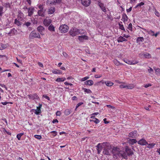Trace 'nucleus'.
Segmentation results:
<instances>
[{
  "label": "nucleus",
  "mask_w": 160,
  "mask_h": 160,
  "mask_svg": "<svg viewBox=\"0 0 160 160\" xmlns=\"http://www.w3.org/2000/svg\"><path fill=\"white\" fill-rule=\"evenodd\" d=\"M103 149V153L104 154L109 155L111 153H112L113 155L115 157H117L122 158H126L127 157L125 152L120 150V148L117 147H114L112 149L110 144L107 142H104L101 145V150Z\"/></svg>",
  "instance_id": "obj_1"
},
{
  "label": "nucleus",
  "mask_w": 160,
  "mask_h": 160,
  "mask_svg": "<svg viewBox=\"0 0 160 160\" xmlns=\"http://www.w3.org/2000/svg\"><path fill=\"white\" fill-rule=\"evenodd\" d=\"M69 32L70 35L72 37L75 36L80 33L79 30L75 28H72Z\"/></svg>",
  "instance_id": "obj_2"
},
{
  "label": "nucleus",
  "mask_w": 160,
  "mask_h": 160,
  "mask_svg": "<svg viewBox=\"0 0 160 160\" xmlns=\"http://www.w3.org/2000/svg\"><path fill=\"white\" fill-rule=\"evenodd\" d=\"M40 38L39 33L36 32L35 31H32L29 35V38L30 39H32L34 38Z\"/></svg>",
  "instance_id": "obj_3"
},
{
  "label": "nucleus",
  "mask_w": 160,
  "mask_h": 160,
  "mask_svg": "<svg viewBox=\"0 0 160 160\" xmlns=\"http://www.w3.org/2000/svg\"><path fill=\"white\" fill-rule=\"evenodd\" d=\"M68 27L66 25H62L59 27V30L60 32L63 33H65L68 30Z\"/></svg>",
  "instance_id": "obj_4"
},
{
  "label": "nucleus",
  "mask_w": 160,
  "mask_h": 160,
  "mask_svg": "<svg viewBox=\"0 0 160 160\" xmlns=\"http://www.w3.org/2000/svg\"><path fill=\"white\" fill-rule=\"evenodd\" d=\"M138 135L136 131H132L130 132L128 134V137L132 138H136L138 136Z\"/></svg>",
  "instance_id": "obj_5"
},
{
  "label": "nucleus",
  "mask_w": 160,
  "mask_h": 160,
  "mask_svg": "<svg viewBox=\"0 0 160 160\" xmlns=\"http://www.w3.org/2000/svg\"><path fill=\"white\" fill-rule=\"evenodd\" d=\"M20 32L19 30H16L15 28H13L11 29L10 32L8 33V34L11 36L13 35H16L17 33H19Z\"/></svg>",
  "instance_id": "obj_6"
},
{
  "label": "nucleus",
  "mask_w": 160,
  "mask_h": 160,
  "mask_svg": "<svg viewBox=\"0 0 160 160\" xmlns=\"http://www.w3.org/2000/svg\"><path fill=\"white\" fill-rule=\"evenodd\" d=\"M61 0H48L47 3L51 5H55L57 3L61 2Z\"/></svg>",
  "instance_id": "obj_7"
},
{
  "label": "nucleus",
  "mask_w": 160,
  "mask_h": 160,
  "mask_svg": "<svg viewBox=\"0 0 160 160\" xmlns=\"http://www.w3.org/2000/svg\"><path fill=\"white\" fill-rule=\"evenodd\" d=\"M82 4L85 7H88L89 5L91 3L90 0H81Z\"/></svg>",
  "instance_id": "obj_8"
},
{
  "label": "nucleus",
  "mask_w": 160,
  "mask_h": 160,
  "mask_svg": "<svg viewBox=\"0 0 160 160\" xmlns=\"http://www.w3.org/2000/svg\"><path fill=\"white\" fill-rule=\"evenodd\" d=\"M28 96L29 99H32V100H38L39 98V97L36 93L28 95Z\"/></svg>",
  "instance_id": "obj_9"
},
{
  "label": "nucleus",
  "mask_w": 160,
  "mask_h": 160,
  "mask_svg": "<svg viewBox=\"0 0 160 160\" xmlns=\"http://www.w3.org/2000/svg\"><path fill=\"white\" fill-rule=\"evenodd\" d=\"M78 39L81 42H83L85 40H87L88 39V37L86 35H82L79 36Z\"/></svg>",
  "instance_id": "obj_10"
},
{
  "label": "nucleus",
  "mask_w": 160,
  "mask_h": 160,
  "mask_svg": "<svg viewBox=\"0 0 160 160\" xmlns=\"http://www.w3.org/2000/svg\"><path fill=\"white\" fill-rule=\"evenodd\" d=\"M138 143L141 145H146L148 144V142L144 139H142L138 142Z\"/></svg>",
  "instance_id": "obj_11"
},
{
  "label": "nucleus",
  "mask_w": 160,
  "mask_h": 160,
  "mask_svg": "<svg viewBox=\"0 0 160 160\" xmlns=\"http://www.w3.org/2000/svg\"><path fill=\"white\" fill-rule=\"evenodd\" d=\"M125 151L129 155L133 154V152L132 151L130 148L126 146L125 148Z\"/></svg>",
  "instance_id": "obj_12"
},
{
  "label": "nucleus",
  "mask_w": 160,
  "mask_h": 160,
  "mask_svg": "<svg viewBox=\"0 0 160 160\" xmlns=\"http://www.w3.org/2000/svg\"><path fill=\"white\" fill-rule=\"evenodd\" d=\"M37 29L38 32L40 33L42 35H44L43 32L44 31L45 29L43 26H39L38 27Z\"/></svg>",
  "instance_id": "obj_13"
},
{
  "label": "nucleus",
  "mask_w": 160,
  "mask_h": 160,
  "mask_svg": "<svg viewBox=\"0 0 160 160\" xmlns=\"http://www.w3.org/2000/svg\"><path fill=\"white\" fill-rule=\"evenodd\" d=\"M34 9L33 7H30L28 9V16H31L33 14Z\"/></svg>",
  "instance_id": "obj_14"
},
{
  "label": "nucleus",
  "mask_w": 160,
  "mask_h": 160,
  "mask_svg": "<svg viewBox=\"0 0 160 160\" xmlns=\"http://www.w3.org/2000/svg\"><path fill=\"white\" fill-rule=\"evenodd\" d=\"M45 11V10H44L43 8H42V9L38 11V14L40 16L44 17Z\"/></svg>",
  "instance_id": "obj_15"
},
{
  "label": "nucleus",
  "mask_w": 160,
  "mask_h": 160,
  "mask_svg": "<svg viewBox=\"0 0 160 160\" xmlns=\"http://www.w3.org/2000/svg\"><path fill=\"white\" fill-rule=\"evenodd\" d=\"M101 9L105 13H106L108 9L106 6H104L103 4L101 3Z\"/></svg>",
  "instance_id": "obj_16"
},
{
  "label": "nucleus",
  "mask_w": 160,
  "mask_h": 160,
  "mask_svg": "<svg viewBox=\"0 0 160 160\" xmlns=\"http://www.w3.org/2000/svg\"><path fill=\"white\" fill-rule=\"evenodd\" d=\"M51 22L52 21L50 19H45L44 20L43 22L45 26H48L50 24Z\"/></svg>",
  "instance_id": "obj_17"
},
{
  "label": "nucleus",
  "mask_w": 160,
  "mask_h": 160,
  "mask_svg": "<svg viewBox=\"0 0 160 160\" xmlns=\"http://www.w3.org/2000/svg\"><path fill=\"white\" fill-rule=\"evenodd\" d=\"M127 40L124 38L123 37L120 36L117 39V41L118 42H121L124 41H127Z\"/></svg>",
  "instance_id": "obj_18"
},
{
  "label": "nucleus",
  "mask_w": 160,
  "mask_h": 160,
  "mask_svg": "<svg viewBox=\"0 0 160 160\" xmlns=\"http://www.w3.org/2000/svg\"><path fill=\"white\" fill-rule=\"evenodd\" d=\"M128 17L127 15L125 13H123L122 19H121L122 20V21L124 22H125L128 21Z\"/></svg>",
  "instance_id": "obj_19"
},
{
  "label": "nucleus",
  "mask_w": 160,
  "mask_h": 160,
  "mask_svg": "<svg viewBox=\"0 0 160 160\" xmlns=\"http://www.w3.org/2000/svg\"><path fill=\"white\" fill-rule=\"evenodd\" d=\"M55 11V8L53 7H51L48 9V13L49 14H52Z\"/></svg>",
  "instance_id": "obj_20"
},
{
  "label": "nucleus",
  "mask_w": 160,
  "mask_h": 160,
  "mask_svg": "<svg viewBox=\"0 0 160 160\" xmlns=\"http://www.w3.org/2000/svg\"><path fill=\"white\" fill-rule=\"evenodd\" d=\"M37 108L36 109H32V110L35 111L34 113L37 115H39L41 112V110L38 108V107H37Z\"/></svg>",
  "instance_id": "obj_21"
},
{
  "label": "nucleus",
  "mask_w": 160,
  "mask_h": 160,
  "mask_svg": "<svg viewBox=\"0 0 160 160\" xmlns=\"http://www.w3.org/2000/svg\"><path fill=\"white\" fill-rule=\"evenodd\" d=\"M113 62L114 63V64L117 66H118L120 65H123V64L120 63V62H119L116 59H114L113 60Z\"/></svg>",
  "instance_id": "obj_22"
},
{
  "label": "nucleus",
  "mask_w": 160,
  "mask_h": 160,
  "mask_svg": "<svg viewBox=\"0 0 160 160\" xmlns=\"http://www.w3.org/2000/svg\"><path fill=\"white\" fill-rule=\"evenodd\" d=\"M143 56L146 58H151V55L149 53L146 52L142 54Z\"/></svg>",
  "instance_id": "obj_23"
},
{
  "label": "nucleus",
  "mask_w": 160,
  "mask_h": 160,
  "mask_svg": "<svg viewBox=\"0 0 160 160\" xmlns=\"http://www.w3.org/2000/svg\"><path fill=\"white\" fill-rule=\"evenodd\" d=\"M129 142L131 144L133 145L137 142V141L134 139H130L129 141Z\"/></svg>",
  "instance_id": "obj_24"
},
{
  "label": "nucleus",
  "mask_w": 160,
  "mask_h": 160,
  "mask_svg": "<svg viewBox=\"0 0 160 160\" xmlns=\"http://www.w3.org/2000/svg\"><path fill=\"white\" fill-rule=\"evenodd\" d=\"M85 84L86 85H91L93 84V82L92 80H87L85 82Z\"/></svg>",
  "instance_id": "obj_25"
},
{
  "label": "nucleus",
  "mask_w": 160,
  "mask_h": 160,
  "mask_svg": "<svg viewBox=\"0 0 160 160\" xmlns=\"http://www.w3.org/2000/svg\"><path fill=\"white\" fill-rule=\"evenodd\" d=\"M105 83L107 85V86L108 87H111L114 84L113 82H111L109 81H108L105 82Z\"/></svg>",
  "instance_id": "obj_26"
},
{
  "label": "nucleus",
  "mask_w": 160,
  "mask_h": 160,
  "mask_svg": "<svg viewBox=\"0 0 160 160\" xmlns=\"http://www.w3.org/2000/svg\"><path fill=\"white\" fill-rule=\"evenodd\" d=\"M121 23H122V22H120L118 23V25L119 27V28L122 30H123V31H125V29L124 27V26L123 24H121Z\"/></svg>",
  "instance_id": "obj_27"
},
{
  "label": "nucleus",
  "mask_w": 160,
  "mask_h": 160,
  "mask_svg": "<svg viewBox=\"0 0 160 160\" xmlns=\"http://www.w3.org/2000/svg\"><path fill=\"white\" fill-rule=\"evenodd\" d=\"M144 39L143 37H139L137 38L136 39V42L138 43L140 42H142L144 41Z\"/></svg>",
  "instance_id": "obj_28"
},
{
  "label": "nucleus",
  "mask_w": 160,
  "mask_h": 160,
  "mask_svg": "<svg viewBox=\"0 0 160 160\" xmlns=\"http://www.w3.org/2000/svg\"><path fill=\"white\" fill-rule=\"evenodd\" d=\"M65 78H58L56 80V81L58 82H63L66 80Z\"/></svg>",
  "instance_id": "obj_29"
},
{
  "label": "nucleus",
  "mask_w": 160,
  "mask_h": 160,
  "mask_svg": "<svg viewBox=\"0 0 160 160\" xmlns=\"http://www.w3.org/2000/svg\"><path fill=\"white\" fill-rule=\"evenodd\" d=\"M14 23L18 26H21V23L17 19L15 20Z\"/></svg>",
  "instance_id": "obj_30"
},
{
  "label": "nucleus",
  "mask_w": 160,
  "mask_h": 160,
  "mask_svg": "<svg viewBox=\"0 0 160 160\" xmlns=\"http://www.w3.org/2000/svg\"><path fill=\"white\" fill-rule=\"evenodd\" d=\"M61 71L59 70H55L52 71V72L54 74H58L61 73Z\"/></svg>",
  "instance_id": "obj_31"
},
{
  "label": "nucleus",
  "mask_w": 160,
  "mask_h": 160,
  "mask_svg": "<svg viewBox=\"0 0 160 160\" xmlns=\"http://www.w3.org/2000/svg\"><path fill=\"white\" fill-rule=\"evenodd\" d=\"M48 29L49 30L52 31H54V27L52 25H50L48 27Z\"/></svg>",
  "instance_id": "obj_32"
},
{
  "label": "nucleus",
  "mask_w": 160,
  "mask_h": 160,
  "mask_svg": "<svg viewBox=\"0 0 160 160\" xmlns=\"http://www.w3.org/2000/svg\"><path fill=\"white\" fill-rule=\"evenodd\" d=\"M126 88L129 89H132L134 87V86L133 84H129L126 86Z\"/></svg>",
  "instance_id": "obj_33"
},
{
  "label": "nucleus",
  "mask_w": 160,
  "mask_h": 160,
  "mask_svg": "<svg viewBox=\"0 0 160 160\" xmlns=\"http://www.w3.org/2000/svg\"><path fill=\"white\" fill-rule=\"evenodd\" d=\"M7 45L2 43H0V50H2L7 47Z\"/></svg>",
  "instance_id": "obj_34"
},
{
  "label": "nucleus",
  "mask_w": 160,
  "mask_h": 160,
  "mask_svg": "<svg viewBox=\"0 0 160 160\" xmlns=\"http://www.w3.org/2000/svg\"><path fill=\"white\" fill-rule=\"evenodd\" d=\"M147 145H148V146H147L148 148H152L154 146L155 144L154 143H151L149 144L148 143V144H147Z\"/></svg>",
  "instance_id": "obj_35"
},
{
  "label": "nucleus",
  "mask_w": 160,
  "mask_h": 160,
  "mask_svg": "<svg viewBox=\"0 0 160 160\" xmlns=\"http://www.w3.org/2000/svg\"><path fill=\"white\" fill-rule=\"evenodd\" d=\"M153 11H154V13L155 15L158 17H160V13L159 12L156 10V8L154 9Z\"/></svg>",
  "instance_id": "obj_36"
},
{
  "label": "nucleus",
  "mask_w": 160,
  "mask_h": 160,
  "mask_svg": "<svg viewBox=\"0 0 160 160\" xmlns=\"http://www.w3.org/2000/svg\"><path fill=\"white\" fill-rule=\"evenodd\" d=\"M123 60L125 63L129 65H132V63H131V61L127 59H123Z\"/></svg>",
  "instance_id": "obj_37"
},
{
  "label": "nucleus",
  "mask_w": 160,
  "mask_h": 160,
  "mask_svg": "<svg viewBox=\"0 0 160 160\" xmlns=\"http://www.w3.org/2000/svg\"><path fill=\"white\" fill-rule=\"evenodd\" d=\"M155 73L158 75H160V69L159 68H157L155 69Z\"/></svg>",
  "instance_id": "obj_38"
},
{
  "label": "nucleus",
  "mask_w": 160,
  "mask_h": 160,
  "mask_svg": "<svg viewBox=\"0 0 160 160\" xmlns=\"http://www.w3.org/2000/svg\"><path fill=\"white\" fill-rule=\"evenodd\" d=\"M83 89L84 90V92L88 93H90L91 92V91L90 89L85 88H83Z\"/></svg>",
  "instance_id": "obj_39"
},
{
  "label": "nucleus",
  "mask_w": 160,
  "mask_h": 160,
  "mask_svg": "<svg viewBox=\"0 0 160 160\" xmlns=\"http://www.w3.org/2000/svg\"><path fill=\"white\" fill-rule=\"evenodd\" d=\"M3 13V8L2 6H0V16H2Z\"/></svg>",
  "instance_id": "obj_40"
},
{
  "label": "nucleus",
  "mask_w": 160,
  "mask_h": 160,
  "mask_svg": "<svg viewBox=\"0 0 160 160\" xmlns=\"http://www.w3.org/2000/svg\"><path fill=\"white\" fill-rule=\"evenodd\" d=\"M71 113L70 110L69 109H66L65 111V113L66 115H68Z\"/></svg>",
  "instance_id": "obj_41"
},
{
  "label": "nucleus",
  "mask_w": 160,
  "mask_h": 160,
  "mask_svg": "<svg viewBox=\"0 0 160 160\" xmlns=\"http://www.w3.org/2000/svg\"><path fill=\"white\" fill-rule=\"evenodd\" d=\"M132 24L131 23H130L128 25V29L131 31H132Z\"/></svg>",
  "instance_id": "obj_42"
},
{
  "label": "nucleus",
  "mask_w": 160,
  "mask_h": 160,
  "mask_svg": "<svg viewBox=\"0 0 160 160\" xmlns=\"http://www.w3.org/2000/svg\"><path fill=\"white\" fill-rule=\"evenodd\" d=\"M34 137L38 139H41L42 138V136L41 135H35Z\"/></svg>",
  "instance_id": "obj_43"
},
{
  "label": "nucleus",
  "mask_w": 160,
  "mask_h": 160,
  "mask_svg": "<svg viewBox=\"0 0 160 160\" xmlns=\"http://www.w3.org/2000/svg\"><path fill=\"white\" fill-rule=\"evenodd\" d=\"M148 71L149 73H150L151 74H153V71L152 69V68L149 67V68L148 69Z\"/></svg>",
  "instance_id": "obj_44"
},
{
  "label": "nucleus",
  "mask_w": 160,
  "mask_h": 160,
  "mask_svg": "<svg viewBox=\"0 0 160 160\" xmlns=\"http://www.w3.org/2000/svg\"><path fill=\"white\" fill-rule=\"evenodd\" d=\"M24 25H26L27 27H28L31 25V23L29 22H25Z\"/></svg>",
  "instance_id": "obj_45"
},
{
  "label": "nucleus",
  "mask_w": 160,
  "mask_h": 160,
  "mask_svg": "<svg viewBox=\"0 0 160 160\" xmlns=\"http://www.w3.org/2000/svg\"><path fill=\"white\" fill-rule=\"evenodd\" d=\"M144 4V2H141L140 3L138 4L137 5V6H136V8H137L139 7H141V6L143 5Z\"/></svg>",
  "instance_id": "obj_46"
},
{
  "label": "nucleus",
  "mask_w": 160,
  "mask_h": 160,
  "mask_svg": "<svg viewBox=\"0 0 160 160\" xmlns=\"http://www.w3.org/2000/svg\"><path fill=\"white\" fill-rule=\"evenodd\" d=\"M138 61H135V60H133L131 61V63H132V65H135L136 64L138 63Z\"/></svg>",
  "instance_id": "obj_47"
},
{
  "label": "nucleus",
  "mask_w": 160,
  "mask_h": 160,
  "mask_svg": "<svg viewBox=\"0 0 160 160\" xmlns=\"http://www.w3.org/2000/svg\"><path fill=\"white\" fill-rule=\"evenodd\" d=\"M50 132L53 133L52 135L54 137L56 136L57 134V132L55 131H52Z\"/></svg>",
  "instance_id": "obj_48"
},
{
  "label": "nucleus",
  "mask_w": 160,
  "mask_h": 160,
  "mask_svg": "<svg viewBox=\"0 0 160 160\" xmlns=\"http://www.w3.org/2000/svg\"><path fill=\"white\" fill-rule=\"evenodd\" d=\"M100 147V143H99L98 145L97 146V148L96 149L98 150V154H99L100 153V151L99 149V148Z\"/></svg>",
  "instance_id": "obj_49"
},
{
  "label": "nucleus",
  "mask_w": 160,
  "mask_h": 160,
  "mask_svg": "<svg viewBox=\"0 0 160 160\" xmlns=\"http://www.w3.org/2000/svg\"><path fill=\"white\" fill-rule=\"evenodd\" d=\"M127 85H125L124 84H121L119 85V87L121 88H126Z\"/></svg>",
  "instance_id": "obj_50"
},
{
  "label": "nucleus",
  "mask_w": 160,
  "mask_h": 160,
  "mask_svg": "<svg viewBox=\"0 0 160 160\" xmlns=\"http://www.w3.org/2000/svg\"><path fill=\"white\" fill-rule=\"evenodd\" d=\"M62 55L66 58H67L68 57V54L65 52H62Z\"/></svg>",
  "instance_id": "obj_51"
},
{
  "label": "nucleus",
  "mask_w": 160,
  "mask_h": 160,
  "mask_svg": "<svg viewBox=\"0 0 160 160\" xmlns=\"http://www.w3.org/2000/svg\"><path fill=\"white\" fill-rule=\"evenodd\" d=\"M10 5V4L9 2H6L4 3V6L6 8L9 7Z\"/></svg>",
  "instance_id": "obj_52"
},
{
  "label": "nucleus",
  "mask_w": 160,
  "mask_h": 160,
  "mask_svg": "<svg viewBox=\"0 0 160 160\" xmlns=\"http://www.w3.org/2000/svg\"><path fill=\"white\" fill-rule=\"evenodd\" d=\"M93 120L96 123H99V120L98 119H97L96 118H94Z\"/></svg>",
  "instance_id": "obj_53"
},
{
  "label": "nucleus",
  "mask_w": 160,
  "mask_h": 160,
  "mask_svg": "<svg viewBox=\"0 0 160 160\" xmlns=\"http://www.w3.org/2000/svg\"><path fill=\"white\" fill-rule=\"evenodd\" d=\"M89 78V77H85L84 78H83L81 79V81H84L88 79Z\"/></svg>",
  "instance_id": "obj_54"
},
{
  "label": "nucleus",
  "mask_w": 160,
  "mask_h": 160,
  "mask_svg": "<svg viewBox=\"0 0 160 160\" xmlns=\"http://www.w3.org/2000/svg\"><path fill=\"white\" fill-rule=\"evenodd\" d=\"M152 84L150 83H148L144 85V87L145 88H148L149 87L151 86Z\"/></svg>",
  "instance_id": "obj_55"
},
{
  "label": "nucleus",
  "mask_w": 160,
  "mask_h": 160,
  "mask_svg": "<svg viewBox=\"0 0 160 160\" xmlns=\"http://www.w3.org/2000/svg\"><path fill=\"white\" fill-rule=\"evenodd\" d=\"M160 34V32H157L155 34H153L152 35V36H154L155 37H156L158 35Z\"/></svg>",
  "instance_id": "obj_56"
},
{
  "label": "nucleus",
  "mask_w": 160,
  "mask_h": 160,
  "mask_svg": "<svg viewBox=\"0 0 160 160\" xmlns=\"http://www.w3.org/2000/svg\"><path fill=\"white\" fill-rule=\"evenodd\" d=\"M82 102H79L78 103L76 106L75 109L76 110L77 108H78L79 106L82 105Z\"/></svg>",
  "instance_id": "obj_57"
},
{
  "label": "nucleus",
  "mask_w": 160,
  "mask_h": 160,
  "mask_svg": "<svg viewBox=\"0 0 160 160\" xmlns=\"http://www.w3.org/2000/svg\"><path fill=\"white\" fill-rule=\"evenodd\" d=\"M107 106L108 107V108H112V109H115V108L113 106H112L111 105H107Z\"/></svg>",
  "instance_id": "obj_58"
},
{
  "label": "nucleus",
  "mask_w": 160,
  "mask_h": 160,
  "mask_svg": "<svg viewBox=\"0 0 160 160\" xmlns=\"http://www.w3.org/2000/svg\"><path fill=\"white\" fill-rule=\"evenodd\" d=\"M98 114V112H96L93 113L91 114V118L94 117L95 116V115H97Z\"/></svg>",
  "instance_id": "obj_59"
},
{
  "label": "nucleus",
  "mask_w": 160,
  "mask_h": 160,
  "mask_svg": "<svg viewBox=\"0 0 160 160\" xmlns=\"http://www.w3.org/2000/svg\"><path fill=\"white\" fill-rule=\"evenodd\" d=\"M149 34H151V33H152V34H153L154 33V32L152 31V30H150L149 31H146Z\"/></svg>",
  "instance_id": "obj_60"
},
{
  "label": "nucleus",
  "mask_w": 160,
  "mask_h": 160,
  "mask_svg": "<svg viewBox=\"0 0 160 160\" xmlns=\"http://www.w3.org/2000/svg\"><path fill=\"white\" fill-rule=\"evenodd\" d=\"M43 97L44 98H45L46 99H47L48 100H50V98H49V97L46 95H43Z\"/></svg>",
  "instance_id": "obj_61"
},
{
  "label": "nucleus",
  "mask_w": 160,
  "mask_h": 160,
  "mask_svg": "<svg viewBox=\"0 0 160 160\" xmlns=\"http://www.w3.org/2000/svg\"><path fill=\"white\" fill-rule=\"evenodd\" d=\"M65 84L66 85H69L70 86H72L73 84L71 83H69L67 82H64Z\"/></svg>",
  "instance_id": "obj_62"
},
{
  "label": "nucleus",
  "mask_w": 160,
  "mask_h": 160,
  "mask_svg": "<svg viewBox=\"0 0 160 160\" xmlns=\"http://www.w3.org/2000/svg\"><path fill=\"white\" fill-rule=\"evenodd\" d=\"M0 86L2 88H4L6 90H7V88L6 87L4 84H0Z\"/></svg>",
  "instance_id": "obj_63"
},
{
  "label": "nucleus",
  "mask_w": 160,
  "mask_h": 160,
  "mask_svg": "<svg viewBox=\"0 0 160 160\" xmlns=\"http://www.w3.org/2000/svg\"><path fill=\"white\" fill-rule=\"evenodd\" d=\"M132 10V7H130L129 9H127V12H129L131 11Z\"/></svg>",
  "instance_id": "obj_64"
}]
</instances>
